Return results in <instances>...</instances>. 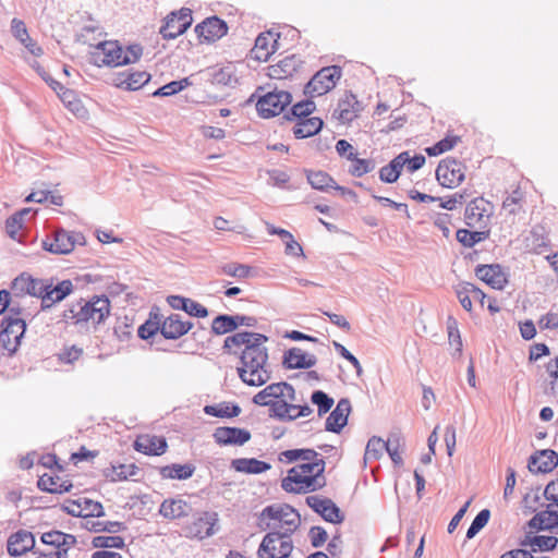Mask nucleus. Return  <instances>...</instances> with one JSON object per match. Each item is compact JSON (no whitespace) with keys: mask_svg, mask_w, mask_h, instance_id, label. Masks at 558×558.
<instances>
[{"mask_svg":"<svg viewBox=\"0 0 558 558\" xmlns=\"http://www.w3.org/2000/svg\"><path fill=\"white\" fill-rule=\"evenodd\" d=\"M523 197V192L520 189H515L504 199L502 208L506 209L510 215H515L521 209Z\"/></svg>","mask_w":558,"mask_h":558,"instance_id":"6e6d98bb","label":"nucleus"},{"mask_svg":"<svg viewBox=\"0 0 558 558\" xmlns=\"http://www.w3.org/2000/svg\"><path fill=\"white\" fill-rule=\"evenodd\" d=\"M341 77V68L337 65L320 69L305 85L304 95L317 97L330 92Z\"/></svg>","mask_w":558,"mask_h":558,"instance_id":"39448f33","label":"nucleus"},{"mask_svg":"<svg viewBox=\"0 0 558 558\" xmlns=\"http://www.w3.org/2000/svg\"><path fill=\"white\" fill-rule=\"evenodd\" d=\"M306 178L311 186L315 190L326 192L335 184V180L325 171H306Z\"/></svg>","mask_w":558,"mask_h":558,"instance_id":"ea45409f","label":"nucleus"},{"mask_svg":"<svg viewBox=\"0 0 558 558\" xmlns=\"http://www.w3.org/2000/svg\"><path fill=\"white\" fill-rule=\"evenodd\" d=\"M558 538L556 536L536 535L527 537V541L522 542V545H529L532 551H547L557 546Z\"/></svg>","mask_w":558,"mask_h":558,"instance_id":"a19ab883","label":"nucleus"},{"mask_svg":"<svg viewBox=\"0 0 558 558\" xmlns=\"http://www.w3.org/2000/svg\"><path fill=\"white\" fill-rule=\"evenodd\" d=\"M93 545L98 548H122L124 539L120 536H97L93 539Z\"/></svg>","mask_w":558,"mask_h":558,"instance_id":"680f3d73","label":"nucleus"},{"mask_svg":"<svg viewBox=\"0 0 558 558\" xmlns=\"http://www.w3.org/2000/svg\"><path fill=\"white\" fill-rule=\"evenodd\" d=\"M351 412L349 399H340L336 408L330 412L326 420L325 429L327 432L340 433L348 423V416Z\"/></svg>","mask_w":558,"mask_h":558,"instance_id":"aec40b11","label":"nucleus"},{"mask_svg":"<svg viewBox=\"0 0 558 558\" xmlns=\"http://www.w3.org/2000/svg\"><path fill=\"white\" fill-rule=\"evenodd\" d=\"M362 110V104L357 100L356 96L352 93H347L344 97L339 100L337 109L333 111V117L338 118L343 123H349L353 121Z\"/></svg>","mask_w":558,"mask_h":558,"instance_id":"4be33fe9","label":"nucleus"},{"mask_svg":"<svg viewBox=\"0 0 558 558\" xmlns=\"http://www.w3.org/2000/svg\"><path fill=\"white\" fill-rule=\"evenodd\" d=\"M37 486L40 490L51 494H62L69 492L72 484L69 482H61L59 477H52L44 474L39 477Z\"/></svg>","mask_w":558,"mask_h":558,"instance_id":"72a5a7b5","label":"nucleus"},{"mask_svg":"<svg viewBox=\"0 0 558 558\" xmlns=\"http://www.w3.org/2000/svg\"><path fill=\"white\" fill-rule=\"evenodd\" d=\"M322 518L330 523L339 524L343 522L344 514L341 512L340 508L330 499L328 505L326 506V510L320 513Z\"/></svg>","mask_w":558,"mask_h":558,"instance_id":"bf43d9fd","label":"nucleus"},{"mask_svg":"<svg viewBox=\"0 0 558 558\" xmlns=\"http://www.w3.org/2000/svg\"><path fill=\"white\" fill-rule=\"evenodd\" d=\"M231 468L241 473L260 474L270 470L271 465L255 458H239L231 461Z\"/></svg>","mask_w":558,"mask_h":558,"instance_id":"c85d7f7f","label":"nucleus"},{"mask_svg":"<svg viewBox=\"0 0 558 558\" xmlns=\"http://www.w3.org/2000/svg\"><path fill=\"white\" fill-rule=\"evenodd\" d=\"M22 219H19L14 214L5 220V232L12 240H19V231L23 228Z\"/></svg>","mask_w":558,"mask_h":558,"instance_id":"69168bd1","label":"nucleus"},{"mask_svg":"<svg viewBox=\"0 0 558 558\" xmlns=\"http://www.w3.org/2000/svg\"><path fill=\"white\" fill-rule=\"evenodd\" d=\"M272 399H280V398H287L290 401H295V390L292 387V385L280 381L270 384L267 387H265L263 390L257 392L253 397V402L260 407H268L274 400Z\"/></svg>","mask_w":558,"mask_h":558,"instance_id":"ddd939ff","label":"nucleus"},{"mask_svg":"<svg viewBox=\"0 0 558 558\" xmlns=\"http://www.w3.org/2000/svg\"><path fill=\"white\" fill-rule=\"evenodd\" d=\"M459 142V136L448 135L445 138L437 142L435 145L427 147L425 151L428 156H438L452 149Z\"/></svg>","mask_w":558,"mask_h":558,"instance_id":"09e8293b","label":"nucleus"},{"mask_svg":"<svg viewBox=\"0 0 558 558\" xmlns=\"http://www.w3.org/2000/svg\"><path fill=\"white\" fill-rule=\"evenodd\" d=\"M558 465V454L550 449L541 450L529 459L527 468L532 473H547Z\"/></svg>","mask_w":558,"mask_h":558,"instance_id":"5701e85b","label":"nucleus"},{"mask_svg":"<svg viewBox=\"0 0 558 558\" xmlns=\"http://www.w3.org/2000/svg\"><path fill=\"white\" fill-rule=\"evenodd\" d=\"M214 438L219 445L242 446L251 439V433L247 429L239 427H218L214 432Z\"/></svg>","mask_w":558,"mask_h":558,"instance_id":"412c9836","label":"nucleus"},{"mask_svg":"<svg viewBox=\"0 0 558 558\" xmlns=\"http://www.w3.org/2000/svg\"><path fill=\"white\" fill-rule=\"evenodd\" d=\"M194 31L199 38L214 43L227 34L228 25L218 16H210L197 24Z\"/></svg>","mask_w":558,"mask_h":558,"instance_id":"dca6fc26","label":"nucleus"},{"mask_svg":"<svg viewBox=\"0 0 558 558\" xmlns=\"http://www.w3.org/2000/svg\"><path fill=\"white\" fill-rule=\"evenodd\" d=\"M35 548V536L27 530H19L10 535L7 542L8 554L20 557Z\"/></svg>","mask_w":558,"mask_h":558,"instance_id":"f3484780","label":"nucleus"},{"mask_svg":"<svg viewBox=\"0 0 558 558\" xmlns=\"http://www.w3.org/2000/svg\"><path fill=\"white\" fill-rule=\"evenodd\" d=\"M204 412L208 415L216 417H234L241 413V408L238 404H230L221 402L218 404L206 405Z\"/></svg>","mask_w":558,"mask_h":558,"instance_id":"58836bf2","label":"nucleus"},{"mask_svg":"<svg viewBox=\"0 0 558 558\" xmlns=\"http://www.w3.org/2000/svg\"><path fill=\"white\" fill-rule=\"evenodd\" d=\"M352 165L349 169V173L353 177L361 178L366 173L372 172L375 167V160L373 159H360L357 155H355V159H351Z\"/></svg>","mask_w":558,"mask_h":558,"instance_id":"de8ad7c7","label":"nucleus"},{"mask_svg":"<svg viewBox=\"0 0 558 558\" xmlns=\"http://www.w3.org/2000/svg\"><path fill=\"white\" fill-rule=\"evenodd\" d=\"M158 331H160V315L150 312L149 318L138 328V337L146 340Z\"/></svg>","mask_w":558,"mask_h":558,"instance_id":"c03bdc74","label":"nucleus"},{"mask_svg":"<svg viewBox=\"0 0 558 558\" xmlns=\"http://www.w3.org/2000/svg\"><path fill=\"white\" fill-rule=\"evenodd\" d=\"M220 271L230 277L245 279L251 276L252 267L244 264L228 263L220 267Z\"/></svg>","mask_w":558,"mask_h":558,"instance_id":"3c124183","label":"nucleus"},{"mask_svg":"<svg viewBox=\"0 0 558 558\" xmlns=\"http://www.w3.org/2000/svg\"><path fill=\"white\" fill-rule=\"evenodd\" d=\"M531 529L551 530L558 527V510L550 509L536 513L529 522Z\"/></svg>","mask_w":558,"mask_h":558,"instance_id":"2f4dec72","label":"nucleus"},{"mask_svg":"<svg viewBox=\"0 0 558 558\" xmlns=\"http://www.w3.org/2000/svg\"><path fill=\"white\" fill-rule=\"evenodd\" d=\"M149 80L150 74L145 71L123 72L119 74L117 85L128 90H137L147 84Z\"/></svg>","mask_w":558,"mask_h":558,"instance_id":"c756f323","label":"nucleus"},{"mask_svg":"<svg viewBox=\"0 0 558 558\" xmlns=\"http://www.w3.org/2000/svg\"><path fill=\"white\" fill-rule=\"evenodd\" d=\"M457 240L466 247H472L476 243L486 239V232L483 231H469L466 229H459L457 231Z\"/></svg>","mask_w":558,"mask_h":558,"instance_id":"8fccbe9b","label":"nucleus"},{"mask_svg":"<svg viewBox=\"0 0 558 558\" xmlns=\"http://www.w3.org/2000/svg\"><path fill=\"white\" fill-rule=\"evenodd\" d=\"M402 447V438L399 434L393 433L390 434L388 439L386 440L385 450L388 452L390 459L396 465H402L403 460L400 453V449Z\"/></svg>","mask_w":558,"mask_h":558,"instance_id":"37998d69","label":"nucleus"},{"mask_svg":"<svg viewBox=\"0 0 558 558\" xmlns=\"http://www.w3.org/2000/svg\"><path fill=\"white\" fill-rule=\"evenodd\" d=\"M315 108L316 105L314 101L310 99L302 100L291 108L290 114H286L284 117L288 120L298 119V121H300L302 119L308 118V116L315 110Z\"/></svg>","mask_w":558,"mask_h":558,"instance_id":"49530a36","label":"nucleus"},{"mask_svg":"<svg viewBox=\"0 0 558 558\" xmlns=\"http://www.w3.org/2000/svg\"><path fill=\"white\" fill-rule=\"evenodd\" d=\"M77 244H85V236L82 233L59 229L54 231L52 241L49 239L43 241V248L52 254H69Z\"/></svg>","mask_w":558,"mask_h":558,"instance_id":"6e6552de","label":"nucleus"},{"mask_svg":"<svg viewBox=\"0 0 558 558\" xmlns=\"http://www.w3.org/2000/svg\"><path fill=\"white\" fill-rule=\"evenodd\" d=\"M293 544L289 533H267L257 550L259 558H288L292 553Z\"/></svg>","mask_w":558,"mask_h":558,"instance_id":"20e7f679","label":"nucleus"},{"mask_svg":"<svg viewBox=\"0 0 558 558\" xmlns=\"http://www.w3.org/2000/svg\"><path fill=\"white\" fill-rule=\"evenodd\" d=\"M271 519L278 521L281 527H284L283 533H289V536L299 527L301 517L299 512L289 505H270L263 509L260 519Z\"/></svg>","mask_w":558,"mask_h":558,"instance_id":"0eeeda50","label":"nucleus"},{"mask_svg":"<svg viewBox=\"0 0 558 558\" xmlns=\"http://www.w3.org/2000/svg\"><path fill=\"white\" fill-rule=\"evenodd\" d=\"M82 518L87 517H104L105 510L102 505L99 501H94L88 498H82Z\"/></svg>","mask_w":558,"mask_h":558,"instance_id":"13d9d810","label":"nucleus"},{"mask_svg":"<svg viewBox=\"0 0 558 558\" xmlns=\"http://www.w3.org/2000/svg\"><path fill=\"white\" fill-rule=\"evenodd\" d=\"M11 32H12V35L20 43H25L26 40H28L29 35H28L26 25L23 21H21L19 19H13L11 22Z\"/></svg>","mask_w":558,"mask_h":558,"instance_id":"338daca9","label":"nucleus"},{"mask_svg":"<svg viewBox=\"0 0 558 558\" xmlns=\"http://www.w3.org/2000/svg\"><path fill=\"white\" fill-rule=\"evenodd\" d=\"M270 416H274L280 421H292L291 410H296V404L288 403L281 398L272 401L269 405Z\"/></svg>","mask_w":558,"mask_h":558,"instance_id":"79ce46f5","label":"nucleus"},{"mask_svg":"<svg viewBox=\"0 0 558 558\" xmlns=\"http://www.w3.org/2000/svg\"><path fill=\"white\" fill-rule=\"evenodd\" d=\"M218 518L215 512H203L187 522L184 532L187 537L204 539L215 534Z\"/></svg>","mask_w":558,"mask_h":558,"instance_id":"f8f14e48","label":"nucleus"},{"mask_svg":"<svg viewBox=\"0 0 558 558\" xmlns=\"http://www.w3.org/2000/svg\"><path fill=\"white\" fill-rule=\"evenodd\" d=\"M266 341H252L243 349L240 355L238 374L240 379L248 386H263L270 377L268 369V350Z\"/></svg>","mask_w":558,"mask_h":558,"instance_id":"f03ea898","label":"nucleus"},{"mask_svg":"<svg viewBox=\"0 0 558 558\" xmlns=\"http://www.w3.org/2000/svg\"><path fill=\"white\" fill-rule=\"evenodd\" d=\"M193 326L192 322L183 320L180 314H171L166 318L160 315V332L166 339H179L186 335Z\"/></svg>","mask_w":558,"mask_h":558,"instance_id":"2eb2a0df","label":"nucleus"},{"mask_svg":"<svg viewBox=\"0 0 558 558\" xmlns=\"http://www.w3.org/2000/svg\"><path fill=\"white\" fill-rule=\"evenodd\" d=\"M480 203H482V199H474L470 202L465 208L464 215L469 226H473L475 222L481 221L484 216L485 208L481 207Z\"/></svg>","mask_w":558,"mask_h":558,"instance_id":"4d7b16f0","label":"nucleus"},{"mask_svg":"<svg viewBox=\"0 0 558 558\" xmlns=\"http://www.w3.org/2000/svg\"><path fill=\"white\" fill-rule=\"evenodd\" d=\"M41 542L46 545L53 546L54 548H62V543L64 542L63 532H61V531L46 532L41 535Z\"/></svg>","mask_w":558,"mask_h":558,"instance_id":"774afa93","label":"nucleus"},{"mask_svg":"<svg viewBox=\"0 0 558 558\" xmlns=\"http://www.w3.org/2000/svg\"><path fill=\"white\" fill-rule=\"evenodd\" d=\"M302 61L295 54L287 56L278 63L268 68V75L274 80H284L292 76L301 66Z\"/></svg>","mask_w":558,"mask_h":558,"instance_id":"bb28decb","label":"nucleus"},{"mask_svg":"<svg viewBox=\"0 0 558 558\" xmlns=\"http://www.w3.org/2000/svg\"><path fill=\"white\" fill-rule=\"evenodd\" d=\"M1 326L0 341L2 347L10 354H13L21 344V340L26 330V322L24 317L3 318Z\"/></svg>","mask_w":558,"mask_h":558,"instance_id":"1a4fd4ad","label":"nucleus"},{"mask_svg":"<svg viewBox=\"0 0 558 558\" xmlns=\"http://www.w3.org/2000/svg\"><path fill=\"white\" fill-rule=\"evenodd\" d=\"M311 401L313 404L317 405V413L319 417L328 413L335 402L333 399L323 390H315L311 396Z\"/></svg>","mask_w":558,"mask_h":558,"instance_id":"a18cd8bd","label":"nucleus"},{"mask_svg":"<svg viewBox=\"0 0 558 558\" xmlns=\"http://www.w3.org/2000/svg\"><path fill=\"white\" fill-rule=\"evenodd\" d=\"M168 444L163 437L144 435L134 441V449L149 456H161L166 452Z\"/></svg>","mask_w":558,"mask_h":558,"instance_id":"a878e982","label":"nucleus"},{"mask_svg":"<svg viewBox=\"0 0 558 558\" xmlns=\"http://www.w3.org/2000/svg\"><path fill=\"white\" fill-rule=\"evenodd\" d=\"M456 294L457 298L461 304V306L468 311L471 312L472 310V292L470 288V282H462L457 286L456 288Z\"/></svg>","mask_w":558,"mask_h":558,"instance_id":"052dcab7","label":"nucleus"},{"mask_svg":"<svg viewBox=\"0 0 558 558\" xmlns=\"http://www.w3.org/2000/svg\"><path fill=\"white\" fill-rule=\"evenodd\" d=\"M190 80L187 77L182 78L180 81H172L160 88L156 89L153 93L154 97H165V96H171L174 94H178L179 92L183 90L185 87L190 85Z\"/></svg>","mask_w":558,"mask_h":558,"instance_id":"603ef678","label":"nucleus"},{"mask_svg":"<svg viewBox=\"0 0 558 558\" xmlns=\"http://www.w3.org/2000/svg\"><path fill=\"white\" fill-rule=\"evenodd\" d=\"M211 332L217 336L226 335L236 330V320L234 315L220 314L216 316L210 326Z\"/></svg>","mask_w":558,"mask_h":558,"instance_id":"c9c22d12","label":"nucleus"},{"mask_svg":"<svg viewBox=\"0 0 558 558\" xmlns=\"http://www.w3.org/2000/svg\"><path fill=\"white\" fill-rule=\"evenodd\" d=\"M489 518L490 511L488 509L481 510L468 529L466 538H473L488 523Z\"/></svg>","mask_w":558,"mask_h":558,"instance_id":"5fc2aeb1","label":"nucleus"},{"mask_svg":"<svg viewBox=\"0 0 558 558\" xmlns=\"http://www.w3.org/2000/svg\"><path fill=\"white\" fill-rule=\"evenodd\" d=\"M187 505L181 499L165 500L159 509L160 514L167 519H177L186 515Z\"/></svg>","mask_w":558,"mask_h":558,"instance_id":"e433bc0d","label":"nucleus"},{"mask_svg":"<svg viewBox=\"0 0 558 558\" xmlns=\"http://www.w3.org/2000/svg\"><path fill=\"white\" fill-rule=\"evenodd\" d=\"M385 448H386V441L383 440L380 437L373 436L372 438H369V440L367 441V445H366L365 454H364L365 460L379 459L381 457Z\"/></svg>","mask_w":558,"mask_h":558,"instance_id":"864d4df0","label":"nucleus"},{"mask_svg":"<svg viewBox=\"0 0 558 558\" xmlns=\"http://www.w3.org/2000/svg\"><path fill=\"white\" fill-rule=\"evenodd\" d=\"M122 47L117 41L100 43L92 53V61L97 66H119L122 65Z\"/></svg>","mask_w":558,"mask_h":558,"instance_id":"4468645a","label":"nucleus"},{"mask_svg":"<svg viewBox=\"0 0 558 558\" xmlns=\"http://www.w3.org/2000/svg\"><path fill=\"white\" fill-rule=\"evenodd\" d=\"M317 362L314 354H307L300 348H291L283 354L282 365L288 369L311 368Z\"/></svg>","mask_w":558,"mask_h":558,"instance_id":"393cba45","label":"nucleus"},{"mask_svg":"<svg viewBox=\"0 0 558 558\" xmlns=\"http://www.w3.org/2000/svg\"><path fill=\"white\" fill-rule=\"evenodd\" d=\"M143 53L140 45H131L125 50L122 48V65L136 62Z\"/></svg>","mask_w":558,"mask_h":558,"instance_id":"0e129e2a","label":"nucleus"},{"mask_svg":"<svg viewBox=\"0 0 558 558\" xmlns=\"http://www.w3.org/2000/svg\"><path fill=\"white\" fill-rule=\"evenodd\" d=\"M252 341H268V337L258 332L240 331L234 335L228 336L223 341L222 349L231 353L232 348H240L251 344Z\"/></svg>","mask_w":558,"mask_h":558,"instance_id":"cd10ccee","label":"nucleus"},{"mask_svg":"<svg viewBox=\"0 0 558 558\" xmlns=\"http://www.w3.org/2000/svg\"><path fill=\"white\" fill-rule=\"evenodd\" d=\"M192 22V11L183 8L179 12H172L168 15L159 33L165 39H174L182 35L191 26Z\"/></svg>","mask_w":558,"mask_h":558,"instance_id":"9b49d317","label":"nucleus"},{"mask_svg":"<svg viewBox=\"0 0 558 558\" xmlns=\"http://www.w3.org/2000/svg\"><path fill=\"white\" fill-rule=\"evenodd\" d=\"M110 301L106 295H93L89 300L81 299L63 311L62 320L80 330H96L110 315Z\"/></svg>","mask_w":558,"mask_h":558,"instance_id":"f257e3e1","label":"nucleus"},{"mask_svg":"<svg viewBox=\"0 0 558 558\" xmlns=\"http://www.w3.org/2000/svg\"><path fill=\"white\" fill-rule=\"evenodd\" d=\"M73 290V284L70 280H63L59 282L53 288L47 286V290H45V294L43 295V303L51 302H60L65 296H68Z\"/></svg>","mask_w":558,"mask_h":558,"instance_id":"f704fd0d","label":"nucleus"},{"mask_svg":"<svg viewBox=\"0 0 558 558\" xmlns=\"http://www.w3.org/2000/svg\"><path fill=\"white\" fill-rule=\"evenodd\" d=\"M275 36L279 37L278 34H275L270 31L260 33L255 39V46L252 49V56L254 59L258 61H267L268 58L276 51L278 39Z\"/></svg>","mask_w":558,"mask_h":558,"instance_id":"b1692460","label":"nucleus"},{"mask_svg":"<svg viewBox=\"0 0 558 558\" xmlns=\"http://www.w3.org/2000/svg\"><path fill=\"white\" fill-rule=\"evenodd\" d=\"M436 179L440 185L452 189L464 180V166L454 158L442 159L436 169Z\"/></svg>","mask_w":558,"mask_h":558,"instance_id":"9d476101","label":"nucleus"},{"mask_svg":"<svg viewBox=\"0 0 558 558\" xmlns=\"http://www.w3.org/2000/svg\"><path fill=\"white\" fill-rule=\"evenodd\" d=\"M475 276L494 289L501 290L508 282L506 274L499 264L478 265Z\"/></svg>","mask_w":558,"mask_h":558,"instance_id":"a211bd4d","label":"nucleus"},{"mask_svg":"<svg viewBox=\"0 0 558 558\" xmlns=\"http://www.w3.org/2000/svg\"><path fill=\"white\" fill-rule=\"evenodd\" d=\"M292 101V96L286 90L268 92L259 95L256 101V110L262 118H271L281 113Z\"/></svg>","mask_w":558,"mask_h":558,"instance_id":"423d86ee","label":"nucleus"},{"mask_svg":"<svg viewBox=\"0 0 558 558\" xmlns=\"http://www.w3.org/2000/svg\"><path fill=\"white\" fill-rule=\"evenodd\" d=\"M195 472V465L192 463L178 464L173 463L170 465H165L159 469V474L162 478H171V480H187L192 477Z\"/></svg>","mask_w":558,"mask_h":558,"instance_id":"7c9ffc66","label":"nucleus"},{"mask_svg":"<svg viewBox=\"0 0 558 558\" xmlns=\"http://www.w3.org/2000/svg\"><path fill=\"white\" fill-rule=\"evenodd\" d=\"M324 125L322 119L317 117L305 118L294 125L293 134L296 138H306L317 134Z\"/></svg>","mask_w":558,"mask_h":558,"instance_id":"473e14b6","label":"nucleus"},{"mask_svg":"<svg viewBox=\"0 0 558 558\" xmlns=\"http://www.w3.org/2000/svg\"><path fill=\"white\" fill-rule=\"evenodd\" d=\"M448 337L451 344H454L458 352L462 351V340L458 329V324L452 317L447 322Z\"/></svg>","mask_w":558,"mask_h":558,"instance_id":"e2e57ef3","label":"nucleus"},{"mask_svg":"<svg viewBox=\"0 0 558 558\" xmlns=\"http://www.w3.org/2000/svg\"><path fill=\"white\" fill-rule=\"evenodd\" d=\"M324 471L325 461L323 459L301 463L288 471L287 477L281 482V487L283 490L294 494L315 492L326 485Z\"/></svg>","mask_w":558,"mask_h":558,"instance_id":"7ed1b4c3","label":"nucleus"},{"mask_svg":"<svg viewBox=\"0 0 558 558\" xmlns=\"http://www.w3.org/2000/svg\"><path fill=\"white\" fill-rule=\"evenodd\" d=\"M138 468L135 464H120L118 466L112 465L104 471L106 478L111 482L125 481L131 476L136 475Z\"/></svg>","mask_w":558,"mask_h":558,"instance_id":"4c0bfd02","label":"nucleus"},{"mask_svg":"<svg viewBox=\"0 0 558 558\" xmlns=\"http://www.w3.org/2000/svg\"><path fill=\"white\" fill-rule=\"evenodd\" d=\"M11 289L16 296L27 294L29 296H40L43 299L45 290H47V286L43 280L21 275L13 280Z\"/></svg>","mask_w":558,"mask_h":558,"instance_id":"6ab92c4d","label":"nucleus"}]
</instances>
